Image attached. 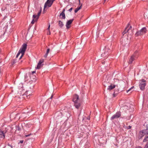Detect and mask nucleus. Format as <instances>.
Masks as SVG:
<instances>
[{
    "instance_id": "1",
    "label": "nucleus",
    "mask_w": 148,
    "mask_h": 148,
    "mask_svg": "<svg viewBox=\"0 0 148 148\" xmlns=\"http://www.w3.org/2000/svg\"><path fill=\"white\" fill-rule=\"evenodd\" d=\"M79 96L77 95L73 96V101L74 103V106L75 107L78 109L81 106L80 101L79 99Z\"/></svg>"
},
{
    "instance_id": "2",
    "label": "nucleus",
    "mask_w": 148,
    "mask_h": 148,
    "mask_svg": "<svg viewBox=\"0 0 148 148\" xmlns=\"http://www.w3.org/2000/svg\"><path fill=\"white\" fill-rule=\"evenodd\" d=\"M27 46V45L26 44H24L23 45L22 48L20 49L17 54L16 56V58H18L21 53V55L19 58V59H20L23 57L26 49Z\"/></svg>"
},
{
    "instance_id": "3",
    "label": "nucleus",
    "mask_w": 148,
    "mask_h": 148,
    "mask_svg": "<svg viewBox=\"0 0 148 148\" xmlns=\"http://www.w3.org/2000/svg\"><path fill=\"white\" fill-rule=\"evenodd\" d=\"M110 52V50L109 49L108 47L107 46H106L103 51L101 56L103 58L107 57Z\"/></svg>"
},
{
    "instance_id": "4",
    "label": "nucleus",
    "mask_w": 148,
    "mask_h": 148,
    "mask_svg": "<svg viewBox=\"0 0 148 148\" xmlns=\"http://www.w3.org/2000/svg\"><path fill=\"white\" fill-rule=\"evenodd\" d=\"M147 30L146 28L144 27L140 30L137 31L135 34L136 36H140L145 34L147 32Z\"/></svg>"
},
{
    "instance_id": "5",
    "label": "nucleus",
    "mask_w": 148,
    "mask_h": 148,
    "mask_svg": "<svg viewBox=\"0 0 148 148\" xmlns=\"http://www.w3.org/2000/svg\"><path fill=\"white\" fill-rule=\"evenodd\" d=\"M133 30L132 29V26L129 24L124 31L123 32V36L127 32H128L129 34L132 35L133 34Z\"/></svg>"
},
{
    "instance_id": "6",
    "label": "nucleus",
    "mask_w": 148,
    "mask_h": 148,
    "mask_svg": "<svg viewBox=\"0 0 148 148\" xmlns=\"http://www.w3.org/2000/svg\"><path fill=\"white\" fill-rule=\"evenodd\" d=\"M147 130H143L140 131L137 135L138 138L139 139L142 138L145 136L147 134Z\"/></svg>"
},
{
    "instance_id": "7",
    "label": "nucleus",
    "mask_w": 148,
    "mask_h": 148,
    "mask_svg": "<svg viewBox=\"0 0 148 148\" xmlns=\"http://www.w3.org/2000/svg\"><path fill=\"white\" fill-rule=\"evenodd\" d=\"M41 13V10L38 13V14L36 15L35 14H34L33 16V19L32 21L31 22V23L32 24H34L35 22L37 21L38 19L39 18V16H40V14Z\"/></svg>"
},
{
    "instance_id": "8",
    "label": "nucleus",
    "mask_w": 148,
    "mask_h": 148,
    "mask_svg": "<svg viewBox=\"0 0 148 148\" xmlns=\"http://www.w3.org/2000/svg\"><path fill=\"white\" fill-rule=\"evenodd\" d=\"M145 80L144 79H142L140 82L139 86L140 89L143 90L144 89L146 86Z\"/></svg>"
},
{
    "instance_id": "9",
    "label": "nucleus",
    "mask_w": 148,
    "mask_h": 148,
    "mask_svg": "<svg viewBox=\"0 0 148 148\" xmlns=\"http://www.w3.org/2000/svg\"><path fill=\"white\" fill-rule=\"evenodd\" d=\"M52 3H51V1H50V0H47L44 5V11L45 10V8L47 7H50L52 5Z\"/></svg>"
},
{
    "instance_id": "10",
    "label": "nucleus",
    "mask_w": 148,
    "mask_h": 148,
    "mask_svg": "<svg viewBox=\"0 0 148 148\" xmlns=\"http://www.w3.org/2000/svg\"><path fill=\"white\" fill-rule=\"evenodd\" d=\"M121 115V114L120 112H116L111 118V119L112 120L114 119L118 118Z\"/></svg>"
},
{
    "instance_id": "11",
    "label": "nucleus",
    "mask_w": 148,
    "mask_h": 148,
    "mask_svg": "<svg viewBox=\"0 0 148 148\" xmlns=\"http://www.w3.org/2000/svg\"><path fill=\"white\" fill-rule=\"evenodd\" d=\"M73 19H72L67 21L66 24V26L67 29H68L70 28L71 27L70 25L73 22Z\"/></svg>"
},
{
    "instance_id": "12",
    "label": "nucleus",
    "mask_w": 148,
    "mask_h": 148,
    "mask_svg": "<svg viewBox=\"0 0 148 148\" xmlns=\"http://www.w3.org/2000/svg\"><path fill=\"white\" fill-rule=\"evenodd\" d=\"M136 58V55L135 54L133 55L130 57L129 60V64H131L132 63V62L135 60V58Z\"/></svg>"
},
{
    "instance_id": "13",
    "label": "nucleus",
    "mask_w": 148,
    "mask_h": 148,
    "mask_svg": "<svg viewBox=\"0 0 148 148\" xmlns=\"http://www.w3.org/2000/svg\"><path fill=\"white\" fill-rule=\"evenodd\" d=\"M121 43L123 45H125V44H127L128 42V39H126V40H125V39H123V38L122 39V40H121Z\"/></svg>"
},
{
    "instance_id": "14",
    "label": "nucleus",
    "mask_w": 148,
    "mask_h": 148,
    "mask_svg": "<svg viewBox=\"0 0 148 148\" xmlns=\"http://www.w3.org/2000/svg\"><path fill=\"white\" fill-rule=\"evenodd\" d=\"M115 85H114L112 84H111L110 85L108 86V88L107 89L109 90H111L114 88L115 87Z\"/></svg>"
},
{
    "instance_id": "15",
    "label": "nucleus",
    "mask_w": 148,
    "mask_h": 148,
    "mask_svg": "<svg viewBox=\"0 0 148 148\" xmlns=\"http://www.w3.org/2000/svg\"><path fill=\"white\" fill-rule=\"evenodd\" d=\"M0 138H4L5 137V134L3 131H2L0 130Z\"/></svg>"
},
{
    "instance_id": "16",
    "label": "nucleus",
    "mask_w": 148,
    "mask_h": 148,
    "mask_svg": "<svg viewBox=\"0 0 148 148\" xmlns=\"http://www.w3.org/2000/svg\"><path fill=\"white\" fill-rule=\"evenodd\" d=\"M25 94L26 95L27 98L29 99L30 98V95L31 94V93L30 91H27L25 92Z\"/></svg>"
},
{
    "instance_id": "17",
    "label": "nucleus",
    "mask_w": 148,
    "mask_h": 148,
    "mask_svg": "<svg viewBox=\"0 0 148 148\" xmlns=\"http://www.w3.org/2000/svg\"><path fill=\"white\" fill-rule=\"evenodd\" d=\"M60 17L62 19H64L65 18V13H61L60 14Z\"/></svg>"
},
{
    "instance_id": "18",
    "label": "nucleus",
    "mask_w": 148,
    "mask_h": 148,
    "mask_svg": "<svg viewBox=\"0 0 148 148\" xmlns=\"http://www.w3.org/2000/svg\"><path fill=\"white\" fill-rule=\"evenodd\" d=\"M148 140V131H147V134L145 136V137L143 140V142H145Z\"/></svg>"
},
{
    "instance_id": "19",
    "label": "nucleus",
    "mask_w": 148,
    "mask_h": 148,
    "mask_svg": "<svg viewBox=\"0 0 148 148\" xmlns=\"http://www.w3.org/2000/svg\"><path fill=\"white\" fill-rule=\"evenodd\" d=\"M58 25L61 28L64 25L62 22L60 21H59Z\"/></svg>"
},
{
    "instance_id": "20",
    "label": "nucleus",
    "mask_w": 148,
    "mask_h": 148,
    "mask_svg": "<svg viewBox=\"0 0 148 148\" xmlns=\"http://www.w3.org/2000/svg\"><path fill=\"white\" fill-rule=\"evenodd\" d=\"M49 51H50V49H48L46 53H45V55L44 56V57L45 58H46L47 57L48 54L49 53Z\"/></svg>"
},
{
    "instance_id": "21",
    "label": "nucleus",
    "mask_w": 148,
    "mask_h": 148,
    "mask_svg": "<svg viewBox=\"0 0 148 148\" xmlns=\"http://www.w3.org/2000/svg\"><path fill=\"white\" fill-rule=\"evenodd\" d=\"M50 25L49 24V27L47 29V30L48 31L47 32V34L48 35H50L51 34V32L50 31Z\"/></svg>"
},
{
    "instance_id": "22",
    "label": "nucleus",
    "mask_w": 148,
    "mask_h": 148,
    "mask_svg": "<svg viewBox=\"0 0 148 148\" xmlns=\"http://www.w3.org/2000/svg\"><path fill=\"white\" fill-rule=\"evenodd\" d=\"M43 64H38L36 69H39L41 68V67L43 65Z\"/></svg>"
},
{
    "instance_id": "23",
    "label": "nucleus",
    "mask_w": 148,
    "mask_h": 148,
    "mask_svg": "<svg viewBox=\"0 0 148 148\" xmlns=\"http://www.w3.org/2000/svg\"><path fill=\"white\" fill-rule=\"evenodd\" d=\"M81 6L82 5L79 7H77L75 10V13L77 12L79 10L81 9Z\"/></svg>"
},
{
    "instance_id": "24",
    "label": "nucleus",
    "mask_w": 148,
    "mask_h": 148,
    "mask_svg": "<svg viewBox=\"0 0 148 148\" xmlns=\"http://www.w3.org/2000/svg\"><path fill=\"white\" fill-rule=\"evenodd\" d=\"M43 62L44 60L43 59H41L40 60L38 64H42V63Z\"/></svg>"
},
{
    "instance_id": "25",
    "label": "nucleus",
    "mask_w": 148,
    "mask_h": 148,
    "mask_svg": "<svg viewBox=\"0 0 148 148\" xmlns=\"http://www.w3.org/2000/svg\"><path fill=\"white\" fill-rule=\"evenodd\" d=\"M16 61L15 60H13L11 62V64L12 65H13L14 64L16 63Z\"/></svg>"
},
{
    "instance_id": "26",
    "label": "nucleus",
    "mask_w": 148,
    "mask_h": 148,
    "mask_svg": "<svg viewBox=\"0 0 148 148\" xmlns=\"http://www.w3.org/2000/svg\"><path fill=\"white\" fill-rule=\"evenodd\" d=\"M134 87V86H132V87L131 88H130L127 91V92H128L129 91H130Z\"/></svg>"
},
{
    "instance_id": "27",
    "label": "nucleus",
    "mask_w": 148,
    "mask_h": 148,
    "mask_svg": "<svg viewBox=\"0 0 148 148\" xmlns=\"http://www.w3.org/2000/svg\"><path fill=\"white\" fill-rule=\"evenodd\" d=\"M32 135L31 134H28V135H25V136H25V137H28V136H30V135Z\"/></svg>"
},
{
    "instance_id": "28",
    "label": "nucleus",
    "mask_w": 148,
    "mask_h": 148,
    "mask_svg": "<svg viewBox=\"0 0 148 148\" xmlns=\"http://www.w3.org/2000/svg\"><path fill=\"white\" fill-rule=\"evenodd\" d=\"M144 148H148V142L147 144L145 145Z\"/></svg>"
},
{
    "instance_id": "29",
    "label": "nucleus",
    "mask_w": 148,
    "mask_h": 148,
    "mask_svg": "<svg viewBox=\"0 0 148 148\" xmlns=\"http://www.w3.org/2000/svg\"><path fill=\"white\" fill-rule=\"evenodd\" d=\"M146 130L148 129V124H147L146 125Z\"/></svg>"
},
{
    "instance_id": "30",
    "label": "nucleus",
    "mask_w": 148,
    "mask_h": 148,
    "mask_svg": "<svg viewBox=\"0 0 148 148\" xmlns=\"http://www.w3.org/2000/svg\"><path fill=\"white\" fill-rule=\"evenodd\" d=\"M72 8H70L69 10V11L70 12H71L72 11Z\"/></svg>"
},
{
    "instance_id": "31",
    "label": "nucleus",
    "mask_w": 148,
    "mask_h": 148,
    "mask_svg": "<svg viewBox=\"0 0 148 148\" xmlns=\"http://www.w3.org/2000/svg\"><path fill=\"white\" fill-rule=\"evenodd\" d=\"M65 11V10L64 9H63L62 12L61 13H64Z\"/></svg>"
},
{
    "instance_id": "32",
    "label": "nucleus",
    "mask_w": 148,
    "mask_h": 148,
    "mask_svg": "<svg viewBox=\"0 0 148 148\" xmlns=\"http://www.w3.org/2000/svg\"><path fill=\"white\" fill-rule=\"evenodd\" d=\"M55 0H50V1H51V3H53V2L55 1Z\"/></svg>"
},
{
    "instance_id": "33",
    "label": "nucleus",
    "mask_w": 148,
    "mask_h": 148,
    "mask_svg": "<svg viewBox=\"0 0 148 148\" xmlns=\"http://www.w3.org/2000/svg\"><path fill=\"white\" fill-rule=\"evenodd\" d=\"M8 145L9 146H10V147L11 148H12V146H11V145H10L9 144H8Z\"/></svg>"
},
{
    "instance_id": "34",
    "label": "nucleus",
    "mask_w": 148,
    "mask_h": 148,
    "mask_svg": "<svg viewBox=\"0 0 148 148\" xmlns=\"http://www.w3.org/2000/svg\"><path fill=\"white\" fill-rule=\"evenodd\" d=\"M23 141H22V140H21V141H20V143H23Z\"/></svg>"
},
{
    "instance_id": "35",
    "label": "nucleus",
    "mask_w": 148,
    "mask_h": 148,
    "mask_svg": "<svg viewBox=\"0 0 148 148\" xmlns=\"http://www.w3.org/2000/svg\"><path fill=\"white\" fill-rule=\"evenodd\" d=\"M131 126H129V129H130L131 128Z\"/></svg>"
},
{
    "instance_id": "36",
    "label": "nucleus",
    "mask_w": 148,
    "mask_h": 148,
    "mask_svg": "<svg viewBox=\"0 0 148 148\" xmlns=\"http://www.w3.org/2000/svg\"><path fill=\"white\" fill-rule=\"evenodd\" d=\"M35 73V71H33L32 72V73Z\"/></svg>"
},
{
    "instance_id": "37",
    "label": "nucleus",
    "mask_w": 148,
    "mask_h": 148,
    "mask_svg": "<svg viewBox=\"0 0 148 148\" xmlns=\"http://www.w3.org/2000/svg\"><path fill=\"white\" fill-rule=\"evenodd\" d=\"M53 96L52 95L51 96V97H50V99H51L52 98V97H53Z\"/></svg>"
},
{
    "instance_id": "38",
    "label": "nucleus",
    "mask_w": 148,
    "mask_h": 148,
    "mask_svg": "<svg viewBox=\"0 0 148 148\" xmlns=\"http://www.w3.org/2000/svg\"><path fill=\"white\" fill-rule=\"evenodd\" d=\"M113 95L114 97L115 96V95H114V94Z\"/></svg>"
},
{
    "instance_id": "39",
    "label": "nucleus",
    "mask_w": 148,
    "mask_h": 148,
    "mask_svg": "<svg viewBox=\"0 0 148 148\" xmlns=\"http://www.w3.org/2000/svg\"><path fill=\"white\" fill-rule=\"evenodd\" d=\"M60 113V114H61V115H62V113Z\"/></svg>"
},
{
    "instance_id": "40",
    "label": "nucleus",
    "mask_w": 148,
    "mask_h": 148,
    "mask_svg": "<svg viewBox=\"0 0 148 148\" xmlns=\"http://www.w3.org/2000/svg\"><path fill=\"white\" fill-rule=\"evenodd\" d=\"M28 126V127H30L29 126H28H28Z\"/></svg>"
},
{
    "instance_id": "41",
    "label": "nucleus",
    "mask_w": 148,
    "mask_h": 148,
    "mask_svg": "<svg viewBox=\"0 0 148 148\" xmlns=\"http://www.w3.org/2000/svg\"><path fill=\"white\" fill-rule=\"evenodd\" d=\"M29 125H30V124H29Z\"/></svg>"
},
{
    "instance_id": "42",
    "label": "nucleus",
    "mask_w": 148,
    "mask_h": 148,
    "mask_svg": "<svg viewBox=\"0 0 148 148\" xmlns=\"http://www.w3.org/2000/svg\"><path fill=\"white\" fill-rule=\"evenodd\" d=\"M28 125H27V126H26V127H27V126H28Z\"/></svg>"
},
{
    "instance_id": "43",
    "label": "nucleus",
    "mask_w": 148,
    "mask_h": 148,
    "mask_svg": "<svg viewBox=\"0 0 148 148\" xmlns=\"http://www.w3.org/2000/svg\"><path fill=\"white\" fill-rule=\"evenodd\" d=\"M4 34V33L3 32V34Z\"/></svg>"
},
{
    "instance_id": "44",
    "label": "nucleus",
    "mask_w": 148,
    "mask_h": 148,
    "mask_svg": "<svg viewBox=\"0 0 148 148\" xmlns=\"http://www.w3.org/2000/svg\"><path fill=\"white\" fill-rule=\"evenodd\" d=\"M147 107L148 108V104L147 105Z\"/></svg>"
},
{
    "instance_id": "45",
    "label": "nucleus",
    "mask_w": 148,
    "mask_h": 148,
    "mask_svg": "<svg viewBox=\"0 0 148 148\" xmlns=\"http://www.w3.org/2000/svg\"><path fill=\"white\" fill-rule=\"evenodd\" d=\"M79 0V1H80V0Z\"/></svg>"
}]
</instances>
